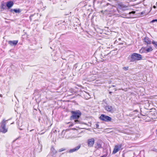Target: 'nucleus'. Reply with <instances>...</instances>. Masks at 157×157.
Instances as JSON below:
<instances>
[{
	"label": "nucleus",
	"instance_id": "obj_16",
	"mask_svg": "<svg viewBox=\"0 0 157 157\" xmlns=\"http://www.w3.org/2000/svg\"><path fill=\"white\" fill-rule=\"evenodd\" d=\"M75 124H80V121L78 120V119H75Z\"/></svg>",
	"mask_w": 157,
	"mask_h": 157
},
{
	"label": "nucleus",
	"instance_id": "obj_14",
	"mask_svg": "<svg viewBox=\"0 0 157 157\" xmlns=\"http://www.w3.org/2000/svg\"><path fill=\"white\" fill-rule=\"evenodd\" d=\"M152 50L153 49L152 47H149L148 48L146 49V51L147 52L152 51Z\"/></svg>",
	"mask_w": 157,
	"mask_h": 157
},
{
	"label": "nucleus",
	"instance_id": "obj_21",
	"mask_svg": "<svg viewBox=\"0 0 157 157\" xmlns=\"http://www.w3.org/2000/svg\"><path fill=\"white\" fill-rule=\"evenodd\" d=\"M5 6V5L4 4H2L1 5V7L2 8L4 9V7Z\"/></svg>",
	"mask_w": 157,
	"mask_h": 157
},
{
	"label": "nucleus",
	"instance_id": "obj_5",
	"mask_svg": "<svg viewBox=\"0 0 157 157\" xmlns=\"http://www.w3.org/2000/svg\"><path fill=\"white\" fill-rule=\"evenodd\" d=\"M8 131V128L6 127V124L5 122H4L0 125V132L3 133H6Z\"/></svg>",
	"mask_w": 157,
	"mask_h": 157
},
{
	"label": "nucleus",
	"instance_id": "obj_3",
	"mask_svg": "<svg viewBox=\"0 0 157 157\" xmlns=\"http://www.w3.org/2000/svg\"><path fill=\"white\" fill-rule=\"evenodd\" d=\"M100 120L106 122H111L112 118L111 117L104 114H102L99 117Z\"/></svg>",
	"mask_w": 157,
	"mask_h": 157
},
{
	"label": "nucleus",
	"instance_id": "obj_26",
	"mask_svg": "<svg viewBox=\"0 0 157 157\" xmlns=\"http://www.w3.org/2000/svg\"><path fill=\"white\" fill-rule=\"evenodd\" d=\"M97 126H98V125L97 124Z\"/></svg>",
	"mask_w": 157,
	"mask_h": 157
},
{
	"label": "nucleus",
	"instance_id": "obj_22",
	"mask_svg": "<svg viewBox=\"0 0 157 157\" xmlns=\"http://www.w3.org/2000/svg\"><path fill=\"white\" fill-rule=\"evenodd\" d=\"M155 21H157V19L153 20L151 21L152 22H154Z\"/></svg>",
	"mask_w": 157,
	"mask_h": 157
},
{
	"label": "nucleus",
	"instance_id": "obj_17",
	"mask_svg": "<svg viewBox=\"0 0 157 157\" xmlns=\"http://www.w3.org/2000/svg\"><path fill=\"white\" fill-rule=\"evenodd\" d=\"M65 150H66V149L65 148H62L59 149V152H61V151H65Z\"/></svg>",
	"mask_w": 157,
	"mask_h": 157
},
{
	"label": "nucleus",
	"instance_id": "obj_24",
	"mask_svg": "<svg viewBox=\"0 0 157 157\" xmlns=\"http://www.w3.org/2000/svg\"><path fill=\"white\" fill-rule=\"evenodd\" d=\"M153 8H154V9H155L156 8V7L155 6H153Z\"/></svg>",
	"mask_w": 157,
	"mask_h": 157
},
{
	"label": "nucleus",
	"instance_id": "obj_18",
	"mask_svg": "<svg viewBox=\"0 0 157 157\" xmlns=\"http://www.w3.org/2000/svg\"><path fill=\"white\" fill-rule=\"evenodd\" d=\"M145 48H142L140 50V53H142L143 52V50Z\"/></svg>",
	"mask_w": 157,
	"mask_h": 157
},
{
	"label": "nucleus",
	"instance_id": "obj_20",
	"mask_svg": "<svg viewBox=\"0 0 157 157\" xmlns=\"http://www.w3.org/2000/svg\"><path fill=\"white\" fill-rule=\"evenodd\" d=\"M135 13V11H132L131 12H130L129 13V14H131V13L134 14Z\"/></svg>",
	"mask_w": 157,
	"mask_h": 157
},
{
	"label": "nucleus",
	"instance_id": "obj_9",
	"mask_svg": "<svg viewBox=\"0 0 157 157\" xmlns=\"http://www.w3.org/2000/svg\"><path fill=\"white\" fill-rule=\"evenodd\" d=\"M144 42L147 44H150L151 43V41L150 39L148 37H145L143 39Z\"/></svg>",
	"mask_w": 157,
	"mask_h": 157
},
{
	"label": "nucleus",
	"instance_id": "obj_25",
	"mask_svg": "<svg viewBox=\"0 0 157 157\" xmlns=\"http://www.w3.org/2000/svg\"><path fill=\"white\" fill-rule=\"evenodd\" d=\"M109 93L110 94H111V93H112V92H109Z\"/></svg>",
	"mask_w": 157,
	"mask_h": 157
},
{
	"label": "nucleus",
	"instance_id": "obj_13",
	"mask_svg": "<svg viewBox=\"0 0 157 157\" xmlns=\"http://www.w3.org/2000/svg\"><path fill=\"white\" fill-rule=\"evenodd\" d=\"M13 11L15 13H20L21 12V10L19 9L17 10L15 9H12L10 10L11 12H12Z\"/></svg>",
	"mask_w": 157,
	"mask_h": 157
},
{
	"label": "nucleus",
	"instance_id": "obj_6",
	"mask_svg": "<svg viewBox=\"0 0 157 157\" xmlns=\"http://www.w3.org/2000/svg\"><path fill=\"white\" fill-rule=\"evenodd\" d=\"M94 139L93 138L88 139L87 140L88 146L90 147H92L94 143Z\"/></svg>",
	"mask_w": 157,
	"mask_h": 157
},
{
	"label": "nucleus",
	"instance_id": "obj_7",
	"mask_svg": "<svg viewBox=\"0 0 157 157\" xmlns=\"http://www.w3.org/2000/svg\"><path fill=\"white\" fill-rule=\"evenodd\" d=\"M14 3L12 1H9L7 2L6 6L8 9L11 8L13 5Z\"/></svg>",
	"mask_w": 157,
	"mask_h": 157
},
{
	"label": "nucleus",
	"instance_id": "obj_8",
	"mask_svg": "<svg viewBox=\"0 0 157 157\" xmlns=\"http://www.w3.org/2000/svg\"><path fill=\"white\" fill-rule=\"evenodd\" d=\"M81 147V145H78L77 147L71 149L69 151V152L70 153H72L78 150Z\"/></svg>",
	"mask_w": 157,
	"mask_h": 157
},
{
	"label": "nucleus",
	"instance_id": "obj_15",
	"mask_svg": "<svg viewBox=\"0 0 157 157\" xmlns=\"http://www.w3.org/2000/svg\"><path fill=\"white\" fill-rule=\"evenodd\" d=\"M152 44L154 45L155 48L157 49V42L153 40L152 42Z\"/></svg>",
	"mask_w": 157,
	"mask_h": 157
},
{
	"label": "nucleus",
	"instance_id": "obj_19",
	"mask_svg": "<svg viewBox=\"0 0 157 157\" xmlns=\"http://www.w3.org/2000/svg\"><path fill=\"white\" fill-rule=\"evenodd\" d=\"M128 67H123V69L125 71H126L128 70Z\"/></svg>",
	"mask_w": 157,
	"mask_h": 157
},
{
	"label": "nucleus",
	"instance_id": "obj_4",
	"mask_svg": "<svg viewBox=\"0 0 157 157\" xmlns=\"http://www.w3.org/2000/svg\"><path fill=\"white\" fill-rule=\"evenodd\" d=\"M122 147V144H120L115 145L112 154H115L120 150L123 149V148Z\"/></svg>",
	"mask_w": 157,
	"mask_h": 157
},
{
	"label": "nucleus",
	"instance_id": "obj_2",
	"mask_svg": "<svg viewBox=\"0 0 157 157\" xmlns=\"http://www.w3.org/2000/svg\"><path fill=\"white\" fill-rule=\"evenodd\" d=\"M131 62H134L135 61H138L142 59V56L138 53H133L132 54L131 56Z\"/></svg>",
	"mask_w": 157,
	"mask_h": 157
},
{
	"label": "nucleus",
	"instance_id": "obj_27",
	"mask_svg": "<svg viewBox=\"0 0 157 157\" xmlns=\"http://www.w3.org/2000/svg\"><path fill=\"white\" fill-rule=\"evenodd\" d=\"M97 126H98V125L97 124Z\"/></svg>",
	"mask_w": 157,
	"mask_h": 157
},
{
	"label": "nucleus",
	"instance_id": "obj_10",
	"mask_svg": "<svg viewBox=\"0 0 157 157\" xmlns=\"http://www.w3.org/2000/svg\"><path fill=\"white\" fill-rule=\"evenodd\" d=\"M18 42V40H10L8 42V44L11 46L16 45Z\"/></svg>",
	"mask_w": 157,
	"mask_h": 157
},
{
	"label": "nucleus",
	"instance_id": "obj_1",
	"mask_svg": "<svg viewBox=\"0 0 157 157\" xmlns=\"http://www.w3.org/2000/svg\"><path fill=\"white\" fill-rule=\"evenodd\" d=\"M71 116L70 117L71 120L78 119L82 114L81 113L79 110L71 111Z\"/></svg>",
	"mask_w": 157,
	"mask_h": 157
},
{
	"label": "nucleus",
	"instance_id": "obj_23",
	"mask_svg": "<svg viewBox=\"0 0 157 157\" xmlns=\"http://www.w3.org/2000/svg\"><path fill=\"white\" fill-rule=\"evenodd\" d=\"M107 154H105L101 156L100 157H106L107 156Z\"/></svg>",
	"mask_w": 157,
	"mask_h": 157
},
{
	"label": "nucleus",
	"instance_id": "obj_12",
	"mask_svg": "<svg viewBox=\"0 0 157 157\" xmlns=\"http://www.w3.org/2000/svg\"><path fill=\"white\" fill-rule=\"evenodd\" d=\"M94 147L97 149L101 148H102L101 144L99 142H97L95 145Z\"/></svg>",
	"mask_w": 157,
	"mask_h": 157
},
{
	"label": "nucleus",
	"instance_id": "obj_11",
	"mask_svg": "<svg viewBox=\"0 0 157 157\" xmlns=\"http://www.w3.org/2000/svg\"><path fill=\"white\" fill-rule=\"evenodd\" d=\"M105 109L108 112H112L113 110L112 107L110 105H107L105 106Z\"/></svg>",
	"mask_w": 157,
	"mask_h": 157
}]
</instances>
